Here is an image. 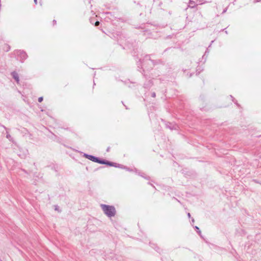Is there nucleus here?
<instances>
[{"label":"nucleus","instance_id":"nucleus-7","mask_svg":"<svg viewBox=\"0 0 261 261\" xmlns=\"http://www.w3.org/2000/svg\"><path fill=\"white\" fill-rule=\"evenodd\" d=\"M98 157H96L95 156L90 155V156L89 158V160L90 161H92L93 162L97 163V161L98 160Z\"/></svg>","mask_w":261,"mask_h":261},{"label":"nucleus","instance_id":"nucleus-18","mask_svg":"<svg viewBox=\"0 0 261 261\" xmlns=\"http://www.w3.org/2000/svg\"><path fill=\"white\" fill-rule=\"evenodd\" d=\"M34 2L36 5L37 4V0H34Z\"/></svg>","mask_w":261,"mask_h":261},{"label":"nucleus","instance_id":"nucleus-12","mask_svg":"<svg viewBox=\"0 0 261 261\" xmlns=\"http://www.w3.org/2000/svg\"><path fill=\"white\" fill-rule=\"evenodd\" d=\"M43 97H39V98H38V101H39V102H41L43 101Z\"/></svg>","mask_w":261,"mask_h":261},{"label":"nucleus","instance_id":"nucleus-27","mask_svg":"<svg viewBox=\"0 0 261 261\" xmlns=\"http://www.w3.org/2000/svg\"><path fill=\"white\" fill-rule=\"evenodd\" d=\"M122 103L123 105L124 106V103H123V102H122Z\"/></svg>","mask_w":261,"mask_h":261},{"label":"nucleus","instance_id":"nucleus-26","mask_svg":"<svg viewBox=\"0 0 261 261\" xmlns=\"http://www.w3.org/2000/svg\"><path fill=\"white\" fill-rule=\"evenodd\" d=\"M124 106L125 107L126 109H128V108L126 107V106H125V105H124Z\"/></svg>","mask_w":261,"mask_h":261},{"label":"nucleus","instance_id":"nucleus-8","mask_svg":"<svg viewBox=\"0 0 261 261\" xmlns=\"http://www.w3.org/2000/svg\"><path fill=\"white\" fill-rule=\"evenodd\" d=\"M144 59L148 60L151 61L154 65L156 63V62H155V61L152 60H151V58H150V55H146V56H145V58H144Z\"/></svg>","mask_w":261,"mask_h":261},{"label":"nucleus","instance_id":"nucleus-1","mask_svg":"<svg viewBox=\"0 0 261 261\" xmlns=\"http://www.w3.org/2000/svg\"><path fill=\"white\" fill-rule=\"evenodd\" d=\"M100 207L104 214L108 217L111 218L116 215V211L114 206L101 204Z\"/></svg>","mask_w":261,"mask_h":261},{"label":"nucleus","instance_id":"nucleus-23","mask_svg":"<svg viewBox=\"0 0 261 261\" xmlns=\"http://www.w3.org/2000/svg\"><path fill=\"white\" fill-rule=\"evenodd\" d=\"M230 96L232 98V100L234 101V98L233 97V96H232L231 95Z\"/></svg>","mask_w":261,"mask_h":261},{"label":"nucleus","instance_id":"nucleus-9","mask_svg":"<svg viewBox=\"0 0 261 261\" xmlns=\"http://www.w3.org/2000/svg\"><path fill=\"white\" fill-rule=\"evenodd\" d=\"M195 229L196 230L197 232L200 236L201 235V231L199 229V228L197 226L194 227Z\"/></svg>","mask_w":261,"mask_h":261},{"label":"nucleus","instance_id":"nucleus-14","mask_svg":"<svg viewBox=\"0 0 261 261\" xmlns=\"http://www.w3.org/2000/svg\"><path fill=\"white\" fill-rule=\"evenodd\" d=\"M99 23H99V22L98 21H96V22L95 23V26H96V27H97V26H98V25H99Z\"/></svg>","mask_w":261,"mask_h":261},{"label":"nucleus","instance_id":"nucleus-16","mask_svg":"<svg viewBox=\"0 0 261 261\" xmlns=\"http://www.w3.org/2000/svg\"><path fill=\"white\" fill-rule=\"evenodd\" d=\"M0 126H1L2 127H3L5 129H6V130L7 129V127H6L4 125H3L1 124V123H0Z\"/></svg>","mask_w":261,"mask_h":261},{"label":"nucleus","instance_id":"nucleus-3","mask_svg":"<svg viewBox=\"0 0 261 261\" xmlns=\"http://www.w3.org/2000/svg\"><path fill=\"white\" fill-rule=\"evenodd\" d=\"M15 54L17 57V60H19L21 62H23V61L28 58L27 53L23 50H16Z\"/></svg>","mask_w":261,"mask_h":261},{"label":"nucleus","instance_id":"nucleus-5","mask_svg":"<svg viewBox=\"0 0 261 261\" xmlns=\"http://www.w3.org/2000/svg\"><path fill=\"white\" fill-rule=\"evenodd\" d=\"M13 78L15 80L17 84H19V78L18 74L16 71H13L11 73Z\"/></svg>","mask_w":261,"mask_h":261},{"label":"nucleus","instance_id":"nucleus-29","mask_svg":"<svg viewBox=\"0 0 261 261\" xmlns=\"http://www.w3.org/2000/svg\"><path fill=\"white\" fill-rule=\"evenodd\" d=\"M122 103L123 105L124 106V103H123V102H122Z\"/></svg>","mask_w":261,"mask_h":261},{"label":"nucleus","instance_id":"nucleus-2","mask_svg":"<svg viewBox=\"0 0 261 261\" xmlns=\"http://www.w3.org/2000/svg\"><path fill=\"white\" fill-rule=\"evenodd\" d=\"M97 163L100 164H104L106 165L109 166H113L115 167H118L123 168V165L117 164L116 163H113L112 162H110L109 161H107L106 160H104L102 159H100L99 158H98V160L97 161Z\"/></svg>","mask_w":261,"mask_h":261},{"label":"nucleus","instance_id":"nucleus-13","mask_svg":"<svg viewBox=\"0 0 261 261\" xmlns=\"http://www.w3.org/2000/svg\"><path fill=\"white\" fill-rule=\"evenodd\" d=\"M6 138L8 139H10L11 138V135L9 134V133L8 132H7Z\"/></svg>","mask_w":261,"mask_h":261},{"label":"nucleus","instance_id":"nucleus-21","mask_svg":"<svg viewBox=\"0 0 261 261\" xmlns=\"http://www.w3.org/2000/svg\"><path fill=\"white\" fill-rule=\"evenodd\" d=\"M156 250L157 252H160V251H159V247H158V249H156Z\"/></svg>","mask_w":261,"mask_h":261},{"label":"nucleus","instance_id":"nucleus-24","mask_svg":"<svg viewBox=\"0 0 261 261\" xmlns=\"http://www.w3.org/2000/svg\"><path fill=\"white\" fill-rule=\"evenodd\" d=\"M124 168H125V167H124ZM126 169H127V170L129 171V169L127 168V167H126Z\"/></svg>","mask_w":261,"mask_h":261},{"label":"nucleus","instance_id":"nucleus-22","mask_svg":"<svg viewBox=\"0 0 261 261\" xmlns=\"http://www.w3.org/2000/svg\"><path fill=\"white\" fill-rule=\"evenodd\" d=\"M192 222L193 223L194 222V219L193 218L192 219Z\"/></svg>","mask_w":261,"mask_h":261},{"label":"nucleus","instance_id":"nucleus-19","mask_svg":"<svg viewBox=\"0 0 261 261\" xmlns=\"http://www.w3.org/2000/svg\"><path fill=\"white\" fill-rule=\"evenodd\" d=\"M110 147H108V148L107 149V151L109 152L110 150Z\"/></svg>","mask_w":261,"mask_h":261},{"label":"nucleus","instance_id":"nucleus-28","mask_svg":"<svg viewBox=\"0 0 261 261\" xmlns=\"http://www.w3.org/2000/svg\"><path fill=\"white\" fill-rule=\"evenodd\" d=\"M122 103L123 105L124 106V103H123V102H122Z\"/></svg>","mask_w":261,"mask_h":261},{"label":"nucleus","instance_id":"nucleus-17","mask_svg":"<svg viewBox=\"0 0 261 261\" xmlns=\"http://www.w3.org/2000/svg\"><path fill=\"white\" fill-rule=\"evenodd\" d=\"M56 22H57V21H56V20H53V23H54V25H55V24H56Z\"/></svg>","mask_w":261,"mask_h":261},{"label":"nucleus","instance_id":"nucleus-4","mask_svg":"<svg viewBox=\"0 0 261 261\" xmlns=\"http://www.w3.org/2000/svg\"><path fill=\"white\" fill-rule=\"evenodd\" d=\"M166 126L167 128H168L171 130L176 129L177 128V125L175 124L169 122L166 123Z\"/></svg>","mask_w":261,"mask_h":261},{"label":"nucleus","instance_id":"nucleus-15","mask_svg":"<svg viewBox=\"0 0 261 261\" xmlns=\"http://www.w3.org/2000/svg\"><path fill=\"white\" fill-rule=\"evenodd\" d=\"M155 95H155V92H153V93H151V96H152V97H155Z\"/></svg>","mask_w":261,"mask_h":261},{"label":"nucleus","instance_id":"nucleus-6","mask_svg":"<svg viewBox=\"0 0 261 261\" xmlns=\"http://www.w3.org/2000/svg\"><path fill=\"white\" fill-rule=\"evenodd\" d=\"M198 1H199L200 2V0H190L189 7L191 8H195L196 6L195 5V3L197 2Z\"/></svg>","mask_w":261,"mask_h":261},{"label":"nucleus","instance_id":"nucleus-10","mask_svg":"<svg viewBox=\"0 0 261 261\" xmlns=\"http://www.w3.org/2000/svg\"><path fill=\"white\" fill-rule=\"evenodd\" d=\"M152 85V83L149 81L148 84H144V87L148 88Z\"/></svg>","mask_w":261,"mask_h":261},{"label":"nucleus","instance_id":"nucleus-25","mask_svg":"<svg viewBox=\"0 0 261 261\" xmlns=\"http://www.w3.org/2000/svg\"><path fill=\"white\" fill-rule=\"evenodd\" d=\"M206 53H207V51H206L205 52V54H204V56H205V55H206Z\"/></svg>","mask_w":261,"mask_h":261},{"label":"nucleus","instance_id":"nucleus-30","mask_svg":"<svg viewBox=\"0 0 261 261\" xmlns=\"http://www.w3.org/2000/svg\"><path fill=\"white\" fill-rule=\"evenodd\" d=\"M225 32L226 34H227V32L226 31Z\"/></svg>","mask_w":261,"mask_h":261},{"label":"nucleus","instance_id":"nucleus-11","mask_svg":"<svg viewBox=\"0 0 261 261\" xmlns=\"http://www.w3.org/2000/svg\"><path fill=\"white\" fill-rule=\"evenodd\" d=\"M90 156V155L86 154V153H84V156L85 157L86 159H89V158Z\"/></svg>","mask_w":261,"mask_h":261},{"label":"nucleus","instance_id":"nucleus-20","mask_svg":"<svg viewBox=\"0 0 261 261\" xmlns=\"http://www.w3.org/2000/svg\"><path fill=\"white\" fill-rule=\"evenodd\" d=\"M188 216L189 218L191 217V215H190V214L189 213L188 214Z\"/></svg>","mask_w":261,"mask_h":261}]
</instances>
